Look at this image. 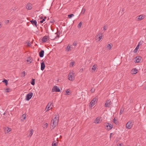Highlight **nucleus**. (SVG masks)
Listing matches in <instances>:
<instances>
[{"label": "nucleus", "instance_id": "11", "mask_svg": "<svg viewBox=\"0 0 146 146\" xmlns=\"http://www.w3.org/2000/svg\"><path fill=\"white\" fill-rule=\"evenodd\" d=\"M105 126L108 129H111L113 127V125L110 123H106L105 124Z\"/></svg>", "mask_w": 146, "mask_h": 146}, {"label": "nucleus", "instance_id": "25", "mask_svg": "<svg viewBox=\"0 0 146 146\" xmlns=\"http://www.w3.org/2000/svg\"><path fill=\"white\" fill-rule=\"evenodd\" d=\"M97 67V65L95 64L93 66L92 68V69L93 70V71L94 72L96 70V68Z\"/></svg>", "mask_w": 146, "mask_h": 146}, {"label": "nucleus", "instance_id": "52", "mask_svg": "<svg viewBox=\"0 0 146 146\" xmlns=\"http://www.w3.org/2000/svg\"><path fill=\"white\" fill-rule=\"evenodd\" d=\"M46 18V17H44V19L45 20V19Z\"/></svg>", "mask_w": 146, "mask_h": 146}, {"label": "nucleus", "instance_id": "35", "mask_svg": "<svg viewBox=\"0 0 146 146\" xmlns=\"http://www.w3.org/2000/svg\"><path fill=\"white\" fill-rule=\"evenodd\" d=\"M113 122L116 124H117L118 123V121L115 118L113 119Z\"/></svg>", "mask_w": 146, "mask_h": 146}, {"label": "nucleus", "instance_id": "8", "mask_svg": "<svg viewBox=\"0 0 146 146\" xmlns=\"http://www.w3.org/2000/svg\"><path fill=\"white\" fill-rule=\"evenodd\" d=\"M33 96V93H30L28 94L26 96V100H27L29 101L32 98Z\"/></svg>", "mask_w": 146, "mask_h": 146}, {"label": "nucleus", "instance_id": "54", "mask_svg": "<svg viewBox=\"0 0 146 146\" xmlns=\"http://www.w3.org/2000/svg\"><path fill=\"white\" fill-rule=\"evenodd\" d=\"M50 23H52V22H53V21H50Z\"/></svg>", "mask_w": 146, "mask_h": 146}, {"label": "nucleus", "instance_id": "4", "mask_svg": "<svg viewBox=\"0 0 146 146\" xmlns=\"http://www.w3.org/2000/svg\"><path fill=\"white\" fill-rule=\"evenodd\" d=\"M133 123L132 121H128L126 125V127L128 129L131 128L133 125Z\"/></svg>", "mask_w": 146, "mask_h": 146}, {"label": "nucleus", "instance_id": "27", "mask_svg": "<svg viewBox=\"0 0 146 146\" xmlns=\"http://www.w3.org/2000/svg\"><path fill=\"white\" fill-rule=\"evenodd\" d=\"M48 126V124L47 123H44L43 125V127L44 128H46Z\"/></svg>", "mask_w": 146, "mask_h": 146}, {"label": "nucleus", "instance_id": "51", "mask_svg": "<svg viewBox=\"0 0 146 146\" xmlns=\"http://www.w3.org/2000/svg\"><path fill=\"white\" fill-rule=\"evenodd\" d=\"M2 27V25H1V23H0V28L1 27Z\"/></svg>", "mask_w": 146, "mask_h": 146}, {"label": "nucleus", "instance_id": "5", "mask_svg": "<svg viewBox=\"0 0 146 146\" xmlns=\"http://www.w3.org/2000/svg\"><path fill=\"white\" fill-rule=\"evenodd\" d=\"M112 104V102L111 100H108L106 102L105 106L106 107H110Z\"/></svg>", "mask_w": 146, "mask_h": 146}, {"label": "nucleus", "instance_id": "12", "mask_svg": "<svg viewBox=\"0 0 146 146\" xmlns=\"http://www.w3.org/2000/svg\"><path fill=\"white\" fill-rule=\"evenodd\" d=\"M32 8V4L31 3H29L27 4L26 8L28 10H30Z\"/></svg>", "mask_w": 146, "mask_h": 146}, {"label": "nucleus", "instance_id": "40", "mask_svg": "<svg viewBox=\"0 0 146 146\" xmlns=\"http://www.w3.org/2000/svg\"><path fill=\"white\" fill-rule=\"evenodd\" d=\"M25 71H23L22 73V76L24 77L25 75Z\"/></svg>", "mask_w": 146, "mask_h": 146}, {"label": "nucleus", "instance_id": "34", "mask_svg": "<svg viewBox=\"0 0 146 146\" xmlns=\"http://www.w3.org/2000/svg\"><path fill=\"white\" fill-rule=\"evenodd\" d=\"M82 25V23L81 22L78 25V28H80L81 27Z\"/></svg>", "mask_w": 146, "mask_h": 146}, {"label": "nucleus", "instance_id": "15", "mask_svg": "<svg viewBox=\"0 0 146 146\" xmlns=\"http://www.w3.org/2000/svg\"><path fill=\"white\" fill-rule=\"evenodd\" d=\"M12 129L11 128L7 127L4 128V131L5 133H8Z\"/></svg>", "mask_w": 146, "mask_h": 146}, {"label": "nucleus", "instance_id": "23", "mask_svg": "<svg viewBox=\"0 0 146 146\" xmlns=\"http://www.w3.org/2000/svg\"><path fill=\"white\" fill-rule=\"evenodd\" d=\"M33 129H31L30 130V131L29 132V135H28L27 136L28 137H31L33 134Z\"/></svg>", "mask_w": 146, "mask_h": 146}, {"label": "nucleus", "instance_id": "46", "mask_svg": "<svg viewBox=\"0 0 146 146\" xmlns=\"http://www.w3.org/2000/svg\"><path fill=\"white\" fill-rule=\"evenodd\" d=\"M9 22V20H7L5 21V23L6 24L8 23Z\"/></svg>", "mask_w": 146, "mask_h": 146}, {"label": "nucleus", "instance_id": "31", "mask_svg": "<svg viewBox=\"0 0 146 146\" xmlns=\"http://www.w3.org/2000/svg\"><path fill=\"white\" fill-rule=\"evenodd\" d=\"M74 64H75L74 62H71L70 64V65H69L70 66V67L73 66H74Z\"/></svg>", "mask_w": 146, "mask_h": 146}, {"label": "nucleus", "instance_id": "19", "mask_svg": "<svg viewBox=\"0 0 146 146\" xmlns=\"http://www.w3.org/2000/svg\"><path fill=\"white\" fill-rule=\"evenodd\" d=\"M30 22L33 25H35L36 27H37V22L36 20H32L30 21Z\"/></svg>", "mask_w": 146, "mask_h": 146}, {"label": "nucleus", "instance_id": "18", "mask_svg": "<svg viewBox=\"0 0 146 146\" xmlns=\"http://www.w3.org/2000/svg\"><path fill=\"white\" fill-rule=\"evenodd\" d=\"M135 59H136L135 62H140V61L141 59V56H137L135 58Z\"/></svg>", "mask_w": 146, "mask_h": 146}, {"label": "nucleus", "instance_id": "53", "mask_svg": "<svg viewBox=\"0 0 146 146\" xmlns=\"http://www.w3.org/2000/svg\"><path fill=\"white\" fill-rule=\"evenodd\" d=\"M40 18L41 19H42V18H43V17H42V16H41V17H40Z\"/></svg>", "mask_w": 146, "mask_h": 146}, {"label": "nucleus", "instance_id": "9", "mask_svg": "<svg viewBox=\"0 0 146 146\" xmlns=\"http://www.w3.org/2000/svg\"><path fill=\"white\" fill-rule=\"evenodd\" d=\"M52 104V103H48L46 108V111H48L52 108V107L51 106Z\"/></svg>", "mask_w": 146, "mask_h": 146}, {"label": "nucleus", "instance_id": "39", "mask_svg": "<svg viewBox=\"0 0 146 146\" xmlns=\"http://www.w3.org/2000/svg\"><path fill=\"white\" fill-rule=\"evenodd\" d=\"M2 82L5 83L6 84V85H7L8 84V81L6 80H4Z\"/></svg>", "mask_w": 146, "mask_h": 146}, {"label": "nucleus", "instance_id": "43", "mask_svg": "<svg viewBox=\"0 0 146 146\" xmlns=\"http://www.w3.org/2000/svg\"><path fill=\"white\" fill-rule=\"evenodd\" d=\"M107 29V26H104V30L105 31Z\"/></svg>", "mask_w": 146, "mask_h": 146}, {"label": "nucleus", "instance_id": "50", "mask_svg": "<svg viewBox=\"0 0 146 146\" xmlns=\"http://www.w3.org/2000/svg\"><path fill=\"white\" fill-rule=\"evenodd\" d=\"M45 19H42V21L43 22H44V21H45Z\"/></svg>", "mask_w": 146, "mask_h": 146}, {"label": "nucleus", "instance_id": "10", "mask_svg": "<svg viewBox=\"0 0 146 146\" xmlns=\"http://www.w3.org/2000/svg\"><path fill=\"white\" fill-rule=\"evenodd\" d=\"M145 15H141L137 17V20L138 21H141L145 17Z\"/></svg>", "mask_w": 146, "mask_h": 146}, {"label": "nucleus", "instance_id": "1", "mask_svg": "<svg viewBox=\"0 0 146 146\" xmlns=\"http://www.w3.org/2000/svg\"><path fill=\"white\" fill-rule=\"evenodd\" d=\"M55 117L51 121V125L54 128L58 125V122L59 115L58 114L55 115Z\"/></svg>", "mask_w": 146, "mask_h": 146}, {"label": "nucleus", "instance_id": "21", "mask_svg": "<svg viewBox=\"0 0 146 146\" xmlns=\"http://www.w3.org/2000/svg\"><path fill=\"white\" fill-rule=\"evenodd\" d=\"M27 61L29 64H30L32 62L33 60L31 57H29L27 58Z\"/></svg>", "mask_w": 146, "mask_h": 146}, {"label": "nucleus", "instance_id": "47", "mask_svg": "<svg viewBox=\"0 0 146 146\" xmlns=\"http://www.w3.org/2000/svg\"><path fill=\"white\" fill-rule=\"evenodd\" d=\"M31 45V42H28V46H30Z\"/></svg>", "mask_w": 146, "mask_h": 146}, {"label": "nucleus", "instance_id": "33", "mask_svg": "<svg viewBox=\"0 0 146 146\" xmlns=\"http://www.w3.org/2000/svg\"><path fill=\"white\" fill-rule=\"evenodd\" d=\"M107 48L108 49L110 50L111 48V46L110 44H109L107 46Z\"/></svg>", "mask_w": 146, "mask_h": 146}, {"label": "nucleus", "instance_id": "37", "mask_svg": "<svg viewBox=\"0 0 146 146\" xmlns=\"http://www.w3.org/2000/svg\"><path fill=\"white\" fill-rule=\"evenodd\" d=\"M74 16L73 14H71L68 15V17L69 18H71L72 17Z\"/></svg>", "mask_w": 146, "mask_h": 146}, {"label": "nucleus", "instance_id": "32", "mask_svg": "<svg viewBox=\"0 0 146 146\" xmlns=\"http://www.w3.org/2000/svg\"><path fill=\"white\" fill-rule=\"evenodd\" d=\"M124 111V109L123 108H121L119 113L120 115Z\"/></svg>", "mask_w": 146, "mask_h": 146}, {"label": "nucleus", "instance_id": "26", "mask_svg": "<svg viewBox=\"0 0 146 146\" xmlns=\"http://www.w3.org/2000/svg\"><path fill=\"white\" fill-rule=\"evenodd\" d=\"M86 11V9L84 8V7H83L82 8V10L81 11V12L80 13V14H83L85 13Z\"/></svg>", "mask_w": 146, "mask_h": 146}, {"label": "nucleus", "instance_id": "13", "mask_svg": "<svg viewBox=\"0 0 146 146\" xmlns=\"http://www.w3.org/2000/svg\"><path fill=\"white\" fill-rule=\"evenodd\" d=\"M96 101V99L94 98L90 102V104L92 107L95 104V102Z\"/></svg>", "mask_w": 146, "mask_h": 146}, {"label": "nucleus", "instance_id": "6", "mask_svg": "<svg viewBox=\"0 0 146 146\" xmlns=\"http://www.w3.org/2000/svg\"><path fill=\"white\" fill-rule=\"evenodd\" d=\"M61 90L59 89V88L56 86H54L52 88V92H60Z\"/></svg>", "mask_w": 146, "mask_h": 146}, {"label": "nucleus", "instance_id": "55", "mask_svg": "<svg viewBox=\"0 0 146 146\" xmlns=\"http://www.w3.org/2000/svg\"><path fill=\"white\" fill-rule=\"evenodd\" d=\"M119 145H120V144Z\"/></svg>", "mask_w": 146, "mask_h": 146}, {"label": "nucleus", "instance_id": "42", "mask_svg": "<svg viewBox=\"0 0 146 146\" xmlns=\"http://www.w3.org/2000/svg\"><path fill=\"white\" fill-rule=\"evenodd\" d=\"M6 90H7L6 92H9L10 91V89L8 88H6Z\"/></svg>", "mask_w": 146, "mask_h": 146}, {"label": "nucleus", "instance_id": "7", "mask_svg": "<svg viewBox=\"0 0 146 146\" xmlns=\"http://www.w3.org/2000/svg\"><path fill=\"white\" fill-rule=\"evenodd\" d=\"M102 121L101 118L98 117L94 120V123H101Z\"/></svg>", "mask_w": 146, "mask_h": 146}, {"label": "nucleus", "instance_id": "22", "mask_svg": "<svg viewBox=\"0 0 146 146\" xmlns=\"http://www.w3.org/2000/svg\"><path fill=\"white\" fill-rule=\"evenodd\" d=\"M44 52L43 50H41L39 53V55L40 57H42L44 56Z\"/></svg>", "mask_w": 146, "mask_h": 146}, {"label": "nucleus", "instance_id": "3", "mask_svg": "<svg viewBox=\"0 0 146 146\" xmlns=\"http://www.w3.org/2000/svg\"><path fill=\"white\" fill-rule=\"evenodd\" d=\"M74 74L73 71L70 72L68 76V79L71 81L74 80L75 78Z\"/></svg>", "mask_w": 146, "mask_h": 146}, {"label": "nucleus", "instance_id": "45", "mask_svg": "<svg viewBox=\"0 0 146 146\" xmlns=\"http://www.w3.org/2000/svg\"><path fill=\"white\" fill-rule=\"evenodd\" d=\"M77 43L76 42H74L73 43V45L74 46H76L77 45Z\"/></svg>", "mask_w": 146, "mask_h": 146}, {"label": "nucleus", "instance_id": "48", "mask_svg": "<svg viewBox=\"0 0 146 146\" xmlns=\"http://www.w3.org/2000/svg\"><path fill=\"white\" fill-rule=\"evenodd\" d=\"M112 134V133H111L110 134V139H111V137Z\"/></svg>", "mask_w": 146, "mask_h": 146}, {"label": "nucleus", "instance_id": "28", "mask_svg": "<svg viewBox=\"0 0 146 146\" xmlns=\"http://www.w3.org/2000/svg\"><path fill=\"white\" fill-rule=\"evenodd\" d=\"M143 43V41H140L138 43V44L137 46L139 47V46L142 45Z\"/></svg>", "mask_w": 146, "mask_h": 146}, {"label": "nucleus", "instance_id": "14", "mask_svg": "<svg viewBox=\"0 0 146 146\" xmlns=\"http://www.w3.org/2000/svg\"><path fill=\"white\" fill-rule=\"evenodd\" d=\"M49 38V36H44L42 39V41L43 42H46Z\"/></svg>", "mask_w": 146, "mask_h": 146}, {"label": "nucleus", "instance_id": "30", "mask_svg": "<svg viewBox=\"0 0 146 146\" xmlns=\"http://www.w3.org/2000/svg\"><path fill=\"white\" fill-rule=\"evenodd\" d=\"M26 115L25 114H23L22 115V117L23 118V119H22V120H24L26 118Z\"/></svg>", "mask_w": 146, "mask_h": 146}, {"label": "nucleus", "instance_id": "24", "mask_svg": "<svg viewBox=\"0 0 146 146\" xmlns=\"http://www.w3.org/2000/svg\"><path fill=\"white\" fill-rule=\"evenodd\" d=\"M137 70L136 68L132 69L131 71V73L133 74H135L137 73Z\"/></svg>", "mask_w": 146, "mask_h": 146}, {"label": "nucleus", "instance_id": "17", "mask_svg": "<svg viewBox=\"0 0 146 146\" xmlns=\"http://www.w3.org/2000/svg\"><path fill=\"white\" fill-rule=\"evenodd\" d=\"M96 40H98V41H100L102 38V36L100 35V34H98L96 36Z\"/></svg>", "mask_w": 146, "mask_h": 146}, {"label": "nucleus", "instance_id": "38", "mask_svg": "<svg viewBox=\"0 0 146 146\" xmlns=\"http://www.w3.org/2000/svg\"><path fill=\"white\" fill-rule=\"evenodd\" d=\"M57 143L55 141H54L52 144V146H56L57 145Z\"/></svg>", "mask_w": 146, "mask_h": 146}, {"label": "nucleus", "instance_id": "20", "mask_svg": "<svg viewBox=\"0 0 146 146\" xmlns=\"http://www.w3.org/2000/svg\"><path fill=\"white\" fill-rule=\"evenodd\" d=\"M72 48V47L71 45H68L66 48V50L67 51H69L70 50H71Z\"/></svg>", "mask_w": 146, "mask_h": 146}, {"label": "nucleus", "instance_id": "49", "mask_svg": "<svg viewBox=\"0 0 146 146\" xmlns=\"http://www.w3.org/2000/svg\"><path fill=\"white\" fill-rule=\"evenodd\" d=\"M43 22H44L42 21V20L41 21H40V23H43Z\"/></svg>", "mask_w": 146, "mask_h": 146}, {"label": "nucleus", "instance_id": "41", "mask_svg": "<svg viewBox=\"0 0 146 146\" xmlns=\"http://www.w3.org/2000/svg\"><path fill=\"white\" fill-rule=\"evenodd\" d=\"M66 92L67 93V95H69L70 93V90H67L66 91Z\"/></svg>", "mask_w": 146, "mask_h": 146}, {"label": "nucleus", "instance_id": "29", "mask_svg": "<svg viewBox=\"0 0 146 146\" xmlns=\"http://www.w3.org/2000/svg\"><path fill=\"white\" fill-rule=\"evenodd\" d=\"M139 47L138 46H137L135 48L134 50V52L135 53H136L138 49H139Z\"/></svg>", "mask_w": 146, "mask_h": 146}, {"label": "nucleus", "instance_id": "44", "mask_svg": "<svg viewBox=\"0 0 146 146\" xmlns=\"http://www.w3.org/2000/svg\"><path fill=\"white\" fill-rule=\"evenodd\" d=\"M90 91L92 92H94L95 91V89H92L90 90Z\"/></svg>", "mask_w": 146, "mask_h": 146}, {"label": "nucleus", "instance_id": "2", "mask_svg": "<svg viewBox=\"0 0 146 146\" xmlns=\"http://www.w3.org/2000/svg\"><path fill=\"white\" fill-rule=\"evenodd\" d=\"M60 33L58 31L56 33L51 34L50 36V38L51 40H54L56 38H58L59 37Z\"/></svg>", "mask_w": 146, "mask_h": 146}, {"label": "nucleus", "instance_id": "36", "mask_svg": "<svg viewBox=\"0 0 146 146\" xmlns=\"http://www.w3.org/2000/svg\"><path fill=\"white\" fill-rule=\"evenodd\" d=\"M31 84L33 85L35 84V80L34 79H32V81L31 83Z\"/></svg>", "mask_w": 146, "mask_h": 146}, {"label": "nucleus", "instance_id": "16", "mask_svg": "<svg viewBox=\"0 0 146 146\" xmlns=\"http://www.w3.org/2000/svg\"><path fill=\"white\" fill-rule=\"evenodd\" d=\"M41 70L43 71L44 69L45 66L44 63V61H42V62L41 63Z\"/></svg>", "mask_w": 146, "mask_h": 146}]
</instances>
